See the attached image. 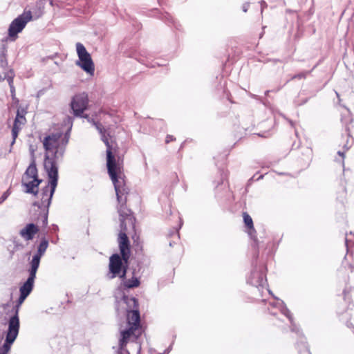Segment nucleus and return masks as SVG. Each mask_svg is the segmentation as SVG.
<instances>
[{"instance_id": "obj_1", "label": "nucleus", "mask_w": 354, "mask_h": 354, "mask_svg": "<svg viewBox=\"0 0 354 354\" xmlns=\"http://www.w3.org/2000/svg\"><path fill=\"white\" fill-rule=\"evenodd\" d=\"M108 174L114 185L118 205L117 211L120 216V229L127 231V222L134 227L135 218L132 212L127 206L130 189L127 185L123 166L108 170Z\"/></svg>"}, {"instance_id": "obj_2", "label": "nucleus", "mask_w": 354, "mask_h": 354, "mask_svg": "<svg viewBox=\"0 0 354 354\" xmlns=\"http://www.w3.org/2000/svg\"><path fill=\"white\" fill-rule=\"evenodd\" d=\"M70 138L69 131L64 136L62 132L51 133L46 136L42 144L45 150L44 166L46 171H58L57 154L67 145Z\"/></svg>"}, {"instance_id": "obj_3", "label": "nucleus", "mask_w": 354, "mask_h": 354, "mask_svg": "<svg viewBox=\"0 0 354 354\" xmlns=\"http://www.w3.org/2000/svg\"><path fill=\"white\" fill-rule=\"evenodd\" d=\"M130 301L133 303V310H127V321L128 328L121 331V339L119 341L120 348H124L131 337L137 339L142 334L140 316L138 310V301L136 298H131Z\"/></svg>"}, {"instance_id": "obj_4", "label": "nucleus", "mask_w": 354, "mask_h": 354, "mask_svg": "<svg viewBox=\"0 0 354 354\" xmlns=\"http://www.w3.org/2000/svg\"><path fill=\"white\" fill-rule=\"evenodd\" d=\"M91 122L95 125L96 129L99 131L101 134L102 140L106 147V167L107 171L112 169L118 168V167H122L123 164L119 160H116L115 153L117 152L118 147L115 141H109V134L106 133V130L103 125L99 122L91 120Z\"/></svg>"}, {"instance_id": "obj_5", "label": "nucleus", "mask_w": 354, "mask_h": 354, "mask_svg": "<svg viewBox=\"0 0 354 354\" xmlns=\"http://www.w3.org/2000/svg\"><path fill=\"white\" fill-rule=\"evenodd\" d=\"M28 296L25 294L20 293V296L16 305L15 313L11 317L8 322V330L6 333V340L4 344L1 347L5 348L6 351H10L11 345L16 339L19 330V310L20 306L24 303V300Z\"/></svg>"}, {"instance_id": "obj_6", "label": "nucleus", "mask_w": 354, "mask_h": 354, "mask_svg": "<svg viewBox=\"0 0 354 354\" xmlns=\"http://www.w3.org/2000/svg\"><path fill=\"white\" fill-rule=\"evenodd\" d=\"M48 176V183L45 186L39 194L40 201L34 203V205L37 206L44 211L47 209L50 204L53 195L55 192L58 181V171H46Z\"/></svg>"}, {"instance_id": "obj_7", "label": "nucleus", "mask_w": 354, "mask_h": 354, "mask_svg": "<svg viewBox=\"0 0 354 354\" xmlns=\"http://www.w3.org/2000/svg\"><path fill=\"white\" fill-rule=\"evenodd\" d=\"M42 180L39 178L38 171L35 160L26 169L21 178L22 185L26 192L36 196L38 194V187Z\"/></svg>"}, {"instance_id": "obj_8", "label": "nucleus", "mask_w": 354, "mask_h": 354, "mask_svg": "<svg viewBox=\"0 0 354 354\" xmlns=\"http://www.w3.org/2000/svg\"><path fill=\"white\" fill-rule=\"evenodd\" d=\"M76 50L79 60L76 64L91 75L94 74L95 66L91 55L81 43L76 44Z\"/></svg>"}, {"instance_id": "obj_9", "label": "nucleus", "mask_w": 354, "mask_h": 354, "mask_svg": "<svg viewBox=\"0 0 354 354\" xmlns=\"http://www.w3.org/2000/svg\"><path fill=\"white\" fill-rule=\"evenodd\" d=\"M32 19L30 10H25L24 12L15 19L10 24L8 28V35L12 40H15L17 34L21 32L26 26L27 23Z\"/></svg>"}, {"instance_id": "obj_10", "label": "nucleus", "mask_w": 354, "mask_h": 354, "mask_svg": "<svg viewBox=\"0 0 354 354\" xmlns=\"http://www.w3.org/2000/svg\"><path fill=\"white\" fill-rule=\"evenodd\" d=\"M89 103L88 94L85 92L75 95L71 101L70 106L74 116H82L87 109Z\"/></svg>"}, {"instance_id": "obj_11", "label": "nucleus", "mask_w": 354, "mask_h": 354, "mask_svg": "<svg viewBox=\"0 0 354 354\" xmlns=\"http://www.w3.org/2000/svg\"><path fill=\"white\" fill-rule=\"evenodd\" d=\"M122 258L118 254H113L109 258V269L111 274L110 279L115 278L120 275V278L124 279L127 273V266L122 263Z\"/></svg>"}, {"instance_id": "obj_12", "label": "nucleus", "mask_w": 354, "mask_h": 354, "mask_svg": "<svg viewBox=\"0 0 354 354\" xmlns=\"http://www.w3.org/2000/svg\"><path fill=\"white\" fill-rule=\"evenodd\" d=\"M27 111L25 109L19 107L17 110L16 117L13 122V125L11 129L12 141L11 145H13L15 142L16 139L18 137L19 132L21 131L23 127L25 126L27 120L26 115Z\"/></svg>"}, {"instance_id": "obj_13", "label": "nucleus", "mask_w": 354, "mask_h": 354, "mask_svg": "<svg viewBox=\"0 0 354 354\" xmlns=\"http://www.w3.org/2000/svg\"><path fill=\"white\" fill-rule=\"evenodd\" d=\"M127 231L120 229L118 239L120 254L125 263H128L131 256L130 243L127 235Z\"/></svg>"}, {"instance_id": "obj_14", "label": "nucleus", "mask_w": 354, "mask_h": 354, "mask_svg": "<svg viewBox=\"0 0 354 354\" xmlns=\"http://www.w3.org/2000/svg\"><path fill=\"white\" fill-rule=\"evenodd\" d=\"M37 271V269L30 267L29 270L28 278L27 279L26 281L19 288L20 293L25 294V295L26 296H28L30 295V293L32 292L33 289L34 281L36 277Z\"/></svg>"}, {"instance_id": "obj_15", "label": "nucleus", "mask_w": 354, "mask_h": 354, "mask_svg": "<svg viewBox=\"0 0 354 354\" xmlns=\"http://www.w3.org/2000/svg\"><path fill=\"white\" fill-rule=\"evenodd\" d=\"M48 245V242L46 240H43L39 243L38 247L37 253L35 254L32 257V259L30 262V267L32 268H35L38 270L40 259L42 255L45 253Z\"/></svg>"}, {"instance_id": "obj_16", "label": "nucleus", "mask_w": 354, "mask_h": 354, "mask_svg": "<svg viewBox=\"0 0 354 354\" xmlns=\"http://www.w3.org/2000/svg\"><path fill=\"white\" fill-rule=\"evenodd\" d=\"M39 231V229L37 225L29 223L20 230L19 234L24 240L30 241L35 237Z\"/></svg>"}, {"instance_id": "obj_17", "label": "nucleus", "mask_w": 354, "mask_h": 354, "mask_svg": "<svg viewBox=\"0 0 354 354\" xmlns=\"http://www.w3.org/2000/svg\"><path fill=\"white\" fill-rule=\"evenodd\" d=\"M14 77L15 73L13 70L8 71L6 73H4V75L0 74V82H3L5 80L8 81L12 96L15 95V88L14 86L13 82Z\"/></svg>"}, {"instance_id": "obj_18", "label": "nucleus", "mask_w": 354, "mask_h": 354, "mask_svg": "<svg viewBox=\"0 0 354 354\" xmlns=\"http://www.w3.org/2000/svg\"><path fill=\"white\" fill-rule=\"evenodd\" d=\"M264 280L263 274L255 271L252 272L250 282L252 286L258 287L263 285Z\"/></svg>"}, {"instance_id": "obj_19", "label": "nucleus", "mask_w": 354, "mask_h": 354, "mask_svg": "<svg viewBox=\"0 0 354 354\" xmlns=\"http://www.w3.org/2000/svg\"><path fill=\"white\" fill-rule=\"evenodd\" d=\"M266 322L268 325L270 326H275L279 328L283 327L281 319L277 317L274 314H271L268 317H267Z\"/></svg>"}, {"instance_id": "obj_20", "label": "nucleus", "mask_w": 354, "mask_h": 354, "mask_svg": "<svg viewBox=\"0 0 354 354\" xmlns=\"http://www.w3.org/2000/svg\"><path fill=\"white\" fill-rule=\"evenodd\" d=\"M242 216L245 226L248 229V232L250 234L252 232H255L253 221L251 216L246 212H243Z\"/></svg>"}, {"instance_id": "obj_21", "label": "nucleus", "mask_w": 354, "mask_h": 354, "mask_svg": "<svg viewBox=\"0 0 354 354\" xmlns=\"http://www.w3.org/2000/svg\"><path fill=\"white\" fill-rule=\"evenodd\" d=\"M140 281L138 278L133 277L131 279H126L123 282V286L126 288H137L140 286Z\"/></svg>"}, {"instance_id": "obj_22", "label": "nucleus", "mask_w": 354, "mask_h": 354, "mask_svg": "<svg viewBox=\"0 0 354 354\" xmlns=\"http://www.w3.org/2000/svg\"><path fill=\"white\" fill-rule=\"evenodd\" d=\"M8 60H7V55L5 51H3L0 54V67L2 68L1 75H4L10 69L8 68Z\"/></svg>"}, {"instance_id": "obj_23", "label": "nucleus", "mask_w": 354, "mask_h": 354, "mask_svg": "<svg viewBox=\"0 0 354 354\" xmlns=\"http://www.w3.org/2000/svg\"><path fill=\"white\" fill-rule=\"evenodd\" d=\"M133 245H134L136 251L137 252H142L143 245H142V243L140 241V238L138 236H137L136 239H135L134 237H133Z\"/></svg>"}, {"instance_id": "obj_24", "label": "nucleus", "mask_w": 354, "mask_h": 354, "mask_svg": "<svg viewBox=\"0 0 354 354\" xmlns=\"http://www.w3.org/2000/svg\"><path fill=\"white\" fill-rule=\"evenodd\" d=\"M299 353L300 354H311L308 346L305 344H302L299 346Z\"/></svg>"}, {"instance_id": "obj_25", "label": "nucleus", "mask_w": 354, "mask_h": 354, "mask_svg": "<svg viewBox=\"0 0 354 354\" xmlns=\"http://www.w3.org/2000/svg\"><path fill=\"white\" fill-rule=\"evenodd\" d=\"M9 195H10V191H9V189H8L0 197V204H1L3 202H4L6 200Z\"/></svg>"}, {"instance_id": "obj_26", "label": "nucleus", "mask_w": 354, "mask_h": 354, "mask_svg": "<svg viewBox=\"0 0 354 354\" xmlns=\"http://www.w3.org/2000/svg\"><path fill=\"white\" fill-rule=\"evenodd\" d=\"M308 72H302L301 73H299L297 75H296L294 78H297V79H304L306 77L307 75H308Z\"/></svg>"}, {"instance_id": "obj_27", "label": "nucleus", "mask_w": 354, "mask_h": 354, "mask_svg": "<svg viewBox=\"0 0 354 354\" xmlns=\"http://www.w3.org/2000/svg\"><path fill=\"white\" fill-rule=\"evenodd\" d=\"M176 140L175 137L174 136H171V135H167L166 136V138H165V142L167 144L172 142V141H174Z\"/></svg>"}, {"instance_id": "obj_28", "label": "nucleus", "mask_w": 354, "mask_h": 354, "mask_svg": "<svg viewBox=\"0 0 354 354\" xmlns=\"http://www.w3.org/2000/svg\"><path fill=\"white\" fill-rule=\"evenodd\" d=\"M80 118H86V119H87L88 121H91V120H89V116H88L87 114H84V113H82V116H80Z\"/></svg>"}, {"instance_id": "obj_29", "label": "nucleus", "mask_w": 354, "mask_h": 354, "mask_svg": "<svg viewBox=\"0 0 354 354\" xmlns=\"http://www.w3.org/2000/svg\"><path fill=\"white\" fill-rule=\"evenodd\" d=\"M338 154L342 157V158H344V152L338 151Z\"/></svg>"}, {"instance_id": "obj_30", "label": "nucleus", "mask_w": 354, "mask_h": 354, "mask_svg": "<svg viewBox=\"0 0 354 354\" xmlns=\"http://www.w3.org/2000/svg\"><path fill=\"white\" fill-rule=\"evenodd\" d=\"M44 221L47 222V216L46 215L44 216Z\"/></svg>"}, {"instance_id": "obj_31", "label": "nucleus", "mask_w": 354, "mask_h": 354, "mask_svg": "<svg viewBox=\"0 0 354 354\" xmlns=\"http://www.w3.org/2000/svg\"><path fill=\"white\" fill-rule=\"evenodd\" d=\"M137 354H140V353L139 352V353H138Z\"/></svg>"}]
</instances>
